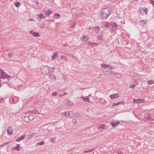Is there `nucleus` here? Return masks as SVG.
Returning a JSON list of instances; mask_svg holds the SVG:
<instances>
[{
	"label": "nucleus",
	"instance_id": "f257e3e1",
	"mask_svg": "<svg viewBox=\"0 0 154 154\" xmlns=\"http://www.w3.org/2000/svg\"><path fill=\"white\" fill-rule=\"evenodd\" d=\"M111 11L109 8L103 9L101 12L100 14L101 17L103 19L107 18L111 14Z\"/></svg>",
	"mask_w": 154,
	"mask_h": 154
},
{
	"label": "nucleus",
	"instance_id": "f03ea898",
	"mask_svg": "<svg viewBox=\"0 0 154 154\" xmlns=\"http://www.w3.org/2000/svg\"><path fill=\"white\" fill-rule=\"evenodd\" d=\"M9 78H11L10 76L8 75L7 73L1 69H0V81H2V79L4 80L5 79H8Z\"/></svg>",
	"mask_w": 154,
	"mask_h": 154
},
{
	"label": "nucleus",
	"instance_id": "7ed1b4c3",
	"mask_svg": "<svg viewBox=\"0 0 154 154\" xmlns=\"http://www.w3.org/2000/svg\"><path fill=\"white\" fill-rule=\"evenodd\" d=\"M42 72L44 74L46 75L48 74L50 72L49 68L47 66H45L42 67L41 69Z\"/></svg>",
	"mask_w": 154,
	"mask_h": 154
},
{
	"label": "nucleus",
	"instance_id": "20e7f679",
	"mask_svg": "<svg viewBox=\"0 0 154 154\" xmlns=\"http://www.w3.org/2000/svg\"><path fill=\"white\" fill-rule=\"evenodd\" d=\"M62 116H73V114L72 111H70L69 112H64L62 113Z\"/></svg>",
	"mask_w": 154,
	"mask_h": 154
},
{
	"label": "nucleus",
	"instance_id": "39448f33",
	"mask_svg": "<svg viewBox=\"0 0 154 154\" xmlns=\"http://www.w3.org/2000/svg\"><path fill=\"white\" fill-rule=\"evenodd\" d=\"M88 44L89 45L90 47H92L99 45L100 44V43L96 42H93L89 41L88 42Z\"/></svg>",
	"mask_w": 154,
	"mask_h": 154
},
{
	"label": "nucleus",
	"instance_id": "423d86ee",
	"mask_svg": "<svg viewBox=\"0 0 154 154\" xmlns=\"http://www.w3.org/2000/svg\"><path fill=\"white\" fill-rule=\"evenodd\" d=\"M29 34L33 35L34 36L38 37L40 36V34L37 32L34 31L33 30H31L29 32Z\"/></svg>",
	"mask_w": 154,
	"mask_h": 154
},
{
	"label": "nucleus",
	"instance_id": "0eeeda50",
	"mask_svg": "<svg viewBox=\"0 0 154 154\" xmlns=\"http://www.w3.org/2000/svg\"><path fill=\"white\" fill-rule=\"evenodd\" d=\"M144 100L142 99L139 98L137 99H134L133 100V102L134 103L138 104L143 103L144 102Z\"/></svg>",
	"mask_w": 154,
	"mask_h": 154
},
{
	"label": "nucleus",
	"instance_id": "6e6552de",
	"mask_svg": "<svg viewBox=\"0 0 154 154\" xmlns=\"http://www.w3.org/2000/svg\"><path fill=\"white\" fill-rule=\"evenodd\" d=\"M7 133L9 135H11L13 132V128L10 126L7 129Z\"/></svg>",
	"mask_w": 154,
	"mask_h": 154
},
{
	"label": "nucleus",
	"instance_id": "1a4fd4ad",
	"mask_svg": "<svg viewBox=\"0 0 154 154\" xmlns=\"http://www.w3.org/2000/svg\"><path fill=\"white\" fill-rule=\"evenodd\" d=\"M119 95L117 94L116 93L115 94H111L109 96V97L112 99H116L117 98H118L119 97Z\"/></svg>",
	"mask_w": 154,
	"mask_h": 154
},
{
	"label": "nucleus",
	"instance_id": "9d476101",
	"mask_svg": "<svg viewBox=\"0 0 154 154\" xmlns=\"http://www.w3.org/2000/svg\"><path fill=\"white\" fill-rule=\"evenodd\" d=\"M139 22L140 25L143 26L146 24L147 20H139Z\"/></svg>",
	"mask_w": 154,
	"mask_h": 154
},
{
	"label": "nucleus",
	"instance_id": "9b49d317",
	"mask_svg": "<svg viewBox=\"0 0 154 154\" xmlns=\"http://www.w3.org/2000/svg\"><path fill=\"white\" fill-rule=\"evenodd\" d=\"M20 145V144H17V146L12 148L11 149V150L12 151H14V150H16L18 151L20 150L21 148L19 146Z\"/></svg>",
	"mask_w": 154,
	"mask_h": 154
},
{
	"label": "nucleus",
	"instance_id": "f8f14e48",
	"mask_svg": "<svg viewBox=\"0 0 154 154\" xmlns=\"http://www.w3.org/2000/svg\"><path fill=\"white\" fill-rule=\"evenodd\" d=\"M147 119L150 122L154 120V117L152 115H149L147 116Z\"/></svg>",
	"mask_w": 154,
	"mask_h": 154
},
{
	"label": "nucleus",
	"instance_id": "ddd939ff",
	"mask_svg": "<svg viewBox=\"0 0 154 154\" xmlns=\"http://www.w3.org/2000/svg\"><path fill=\"white\" fill-rule=\"evenodd\" d=\"M116 26L112 25L111 26V28L110 29V30L111 32H112L114 31L117 28V26H116V24L115 23Z\"/></svg>",
	"mask_w": 154,
	"mask_h": 154
},
{
	"label": "nucleus",
	"instance_id": "4468645a",
	"mask_svg": "<svg viewBox=\"0 0 154 154\" xmlns=\"http://www.w3.org/2000/svg\"><path fill=\"white\" fill-rule=\"evenodd\" d=\"M26 137V136L24 135L21 137L19 138L16 140V142H20L22 140L24 139Z\"/></svg>",
	"mask_w": 154,
	"mask_h": 154
},
{
	"label": "nucleus",
	"instance_id": "2eb2a0df",
	"mask_svg": "<svg viewBox=\"0 0 154 154\" xmlns=\"http://www.w3.org/2000/svg\"><path fill=\"white\" fill-rule=\"evenodd\" d=\"M38 26L42 28H44L45 26V23L43 22L40 23L38 24Z\"/></svg>",
	"mask_w": 154,
	"mask_h": 154
},
{
	"label": "nucleus",
	"instance_id": "dca6fc26",
	"mask_svg": "<svg viewBox=\"0 0 154 154\" xmlns=\"http://www.w3.org/2000/svg\"><path fill=\"white\" fill-rule=\"evenodd\" d=\"M58 54L57 53H55L53 55L52 57V59H54L58 57Z\"/></svg>",
	"mask_w": 154,
	"mask_h": 154
},
{
	"label": "nucleus",
	"instance_id": "f3484780",
	"mask_svg": "<svg viewBox=\"0 0 154 154\" xmlns=\"http://www.w3.org/2000/svg\"><path fill=\"white\" fill-rule=\"evenodd\" d=\"M81 98H82V99H83V101L85 102H90L89 100V98L88 97L85 98L84 97H81Z\"/></svg>",
	"mask_w": 154,
	"mask_h": 154
},
{
	"label": "nucleus",
	"instance_id": "a211bd4d",
	"mask_svg": "<svg viewBox=\"0 0 154 154\" xmlns=\"http://www.w3.org/2000/svg\"><path fill=\"white\" fill-rule=\"evenodd\" d=\"M28 116L29 120H32L34 118V115L32 114L29 115Z\"/></svg>",
	"mask_w": 154,
	"mask_h": 154
},
{
	"label": "nucleus",
	"instance_id": "6ab92c4d",
	"mask_svg": "<svg viewBox=\"0 0 154 154\" xmlns=\"http://www.w3.org/2000/svg\"><path fill=\"white\" fill-rule=\"evenodd\" d=\"M110 124L112 126V127L114 128L116 127L117 126L116 124V123H115L112 121L110 122Z\"/></svg>",
	"mask_w": 154,
	"mask_h": 154
},
{
	"label": "nucleus",
	"instance_id": "aec40b11",
	"mask_svg": "<svg viewBox=\"0 0 154 154\" xmlns=\"http://www.w3.org/2000/svg\"><path fill=\"white\" fill-rule=\"evenodd\" d=\"M14 52H10L9 53L8 56L9 58H11L12 57V56L14 55Z\"/></svg>",
	"mask_w": 154,
	"mask_h": 154
},
{
	"label": "nucleus",
	"instance_id": "412c9836",
	"mask_svg": "<svg viewBox=\"0 0 154 154\" xmlns=\"http://www.w3.org/2000/svg\"><path fill=\"white\" fill-rule=\"evenodd\" d=\"M60 17V15L59 14H56L54 16V19H59Z\"/></svg>",
	"mask_w": 154,
	"mask_h": 154
},
{
	"label": "nucleus",
	"instance_id": "4be33fe9",
	"mask_svg": "<svg viewBox=\"0 0 154 154\" xmlns=\"http://www.w3.org/2000/svg\"><path fill=\"white\" fill-rule=\"evenodd\" d=\"M37 16L38 17L40 18H42V19L45 18V17L43 15L41 14H38Z\"/></svg>",
	"mask_w": 154,
	"mask_h": 154
},
{
	"label": "nucleus",
	"instance_id": "5701e85b",
	"mask_svg": "<svg viewBox=\"0 0 154 154\" xmlns=\"http://www.w3.org/2000/svg\"><path fill=\"white\" fill-rule=\"evenodd\" d=\"M88 38L86 37V36H83L81 40L83 42H85V41L88 40Z\"/></svg>",
	"mask_w": 154,
	"mask_h": 154
},
{
	"label": "nucleus",
	"instance_id": "b1692460",
	"mask_svg": "<svg viewBox=\"0 0 154 154\" xmlns=\"http://www.w3.org/2000/svg\"><path fill=\"white\" fill-rule=\"evenodd\" d=\"M67 105L68 106L72 105L73 104V102L71 100H69L67 102Z\"/></svg>",
	"mask_w": 154,
	"mask_h": 154
},
{
	"label": "nucleus",
	"instance_id": "393cba45",
	"mask_svg": "<svg viewBox=\"0 0 154 154\" xmlns=\"http://www.w3.org/2000/svg\"><path fill=\"white\" fill-rule=\"evenodd\" d=\"M121 74L119 73H116L115 74V76L116 77L118 78H120L121 77Z\"/></svg>",
	"mask_w": 154,
	"mask_h": 154
},
{
	"label": "nucleus",
	"instance_id": "a878e982",
	"mask_svg": "<svg viewBox=\"0 0 154 154\" xmlns=\"http://www.w3.org/2000/svg\"><path fill=\"white\" fill-rule=\"evenodd\" d=\"M52 13L49 10H47L45 12V14L48 16H49L50 15V14Z\"/></svg>",
	"mask_w": 154,
	"mask_h": 154
},
{
	"label": "nucleus",
	"instance_id": "bb28decb",
	"mask_svg": "<svg viewBox=\"0 0 154 154\" xmlns=\"http://www.w3.org/2000/svg\"><path fill=\"white\" fill-rule=\"evenodd\" d=\"M24 121L26 122H29V120L28 116H26L24 117Z\"/></svg>",
	"mask_w": 154,
	"mask_h": 154
},
{
	"label": "nucleus",
	"instance_id": "cd10ccee",
	"mask_svg": "<svg viewBox=\"0 0 154 154\" xmlns=\"http://www.w3.org/2000/svg\"><path fill=\"white\" fill-rule=\"evenodd\" d=\"M147 84L148 85H152L153 84H154V81H152V80H149L147 82Z\"/></svg>",
	"mask_w": 154,
	"mask_h": 154
},
{
	"label": "nucleus",
	"instance_id": "c85d7f7f",
	"mask_svg": "<svg viewBox=\"0 0 154 154\" xmlns=\"http://www.w3.org/2000/svg\"><path fill=\"white\" fill-rule=\"evenodd\" d=\"M102 67H104L105 68H109V66L107 65H106L105 64L103 63L102 65Z\"/></svg>",
	"mask_w": 154,
	"mask_h": 154
},
{
	"label": "nucleus",
	"instance_id": "c756f323",
	"mask_svg": "<svg viewBox=\"0 0 154 154\" xmlns=\"http://www.w3.org/2000/svg\"><path fill=\"white\" fill-rule=\"evenodd\" d=\"M106 127V125L104 124L99 125V128L103 129H104Z\"/></svg>",
	"mask_w": 154,
	"mask_h": 154
},
{
	"label": "nucleus",
	"instance_id": "7c9ffc66",
	"mask_svg": "<svg viewBox=\"0 0 154 154\" xmlns=\"http://www.w3.org/2000/svg\"><path fill=\"white\" fill-rule=\"evenodd\" d=\"M15 5L16 7H18L20 5V3L19 2H17L15 3Z\"/></svg>",
	"mask_w": 154,
	"mask_h": 154
},
{
	"label": "nucleus",
	"instance_id": "2f4dec72",
	"mask_svg": "<svg viewBox=\"0 0 154 154\" xmlns=\"http://www.w3.org/2000/svg\"><path fill=\"white\" fill-rule=\"evenodd\" d=\"M45 144V143L44 141H42L41 142L37 143L36 145H43Z\"/></svg>",
	"mask_w": 154,
	"mask_h": 154
},
{
	"label": "nucleus",
	"instance_id": "473e14b6",
	"mask_svg": "<svg viewBox=\"0 0 154 154\" xmlns=\"http://www.w3.org/2000/svg\"><path fill=\"white\" fill-rule=\"evenodd\" d=\"M97 38L100 40H101L102 39V36L100 35H98Z\"/></svg>",
	"mask_w": 154,
	"mask_h": 154
},
{
	"label": "nucleus",
	"instance_id": "72a5a7b5",
	"mask_svg": "<svg viewBox=\"0 0 154 154\" xmlns=\"http://www.w3.org/2000/svg\"><path fill=\"white\" fill-rule=\"evenodd\" d=\"M135 86V85L130 84L129 85V87L130 88L133 89L134 88V87Z\"/></svg>",
	"mask_w": 154,
	"mask_h": 154
},
{
	"label": "nucleus",
	"instance_id": "f704fd0d",
	"mask_svg": "<svg viewBox=\"0 0 154 154\" xmlns=\"http://www.w3.org/2000/svg\"><path fill=\"white\" fill-rule=\"evenodd\" d=\"M140 13L142 15L144 14V10L143 8H142L140 10Z\"/></svg>",
	"mask_w": 154,
	"mask_h": 154
},
{
	"label": "nucleus",
	"instance_id": "c9c22d12",
	"mask_svg": "<svg viewBox=\"0 0 154 154\" xmlns=\"http://www.w3.org/2000/svg\"><path fill=\"white\" fill-rule=\"evenodd\" d=\"M94 150V149H92L88 151H84V152L85 153L91 152Z\"/></svg>",
	"mask_w": 154,
	"mask_h": 154
},
{
	"label": "nucleus",
	"instance_id": "e433bc0d",
	"mask_svg": "<svg viewBox=\"0 0 154 154\" xmlns=\"http://www.w3.org/2000/svg\"><path fill=\"white\" fill-rule=\"evenodd\" d=\"M61 58L62 59H64L65 61H66L67 60V58L65 56H61Z\"/></svg>",
	"mask_w": 154,
	"mask_h": 154
},
{
	"label": "nucleus",
	"instance_id": "4c0bfd02",
	"mask_svg": "<svg viewBox=\"0 0 154 154\" xmlns=\"http://www.w3.org/2000/svg\"><path fill=\"white\" fill-rule=\"evenodd\" d=\"M5 99L4 98H2L0 99V102L1 103H3L5 101Z\"/></svg>",
	"mask_w": 154,
	"mask_h": 154
},
{
	"label": "nucleus",
	"instance_id": "58836bf2",
	"mask_svg": "<svg viewBox=\"0 0 154 154\" xmlns=\"http://www.w3.org/2000/svg\"><path fill=\"white\" fill-rule=\"evenodd\" d=\"M50 76L52 79H54V80H56V77L55 75H50Z\"/></svg>",
	"mask_w": 154,
	"mask_h": 154
},
{
	"label": "nucleus",
	"instance_id": "ea45409f",
	"mask_svg": "<svg viewBox=\"0 0 154 154\" xmlns=\"http://www.w3.org/2000/svg\"><path fill=\"white\" fill-rule=\"evenodd\" d=\"M143 10H144V12H145V14H146L148 11V9L147 8H145L144 9L143 8Z\"/></svg>",
	"mask_w": 154,
	"mask_h": 154
},
{
	"label": "nucleus",
	"instance_id": "a19ab883",
	"mask_svg": "<svg viewBox=\"0 0 154 154\" xmlns=\"http://www.w3.org/2000/svg\"><path fill=\"white\" fill-rule=\"evenodd\" d=\"M149 2L153 5V7L154 8V1L153 0H151L149 1Z\"/></svg>",
	"mask_w": 154,
	"mask_h": 154
},
{
	"label": "nucleus",
	"instance_id": "79ce46f5",
	"mask_svg": "<svg viewBox=\"0 0 154 154\" xmlns=\"http://www.w3.org/2000/svg\"><path fill=\"white\" fill-rule=\"evenodd\" d=\"M110 25V23L109 22H106L105 23V26H109Z\"/></svg>",
	"mask_w": 154,
	"mask_h": 154
},
{
	"label": "nucleus",
	"instance_id": "37998d69",
	"mask_svg": "<svg viewBox=\"0 0 154 154\" xmlns=\"http://www.w3.org/2000/svg\"><path fill=\"white\" fill-rule=\"evenodd\" d=\"M76 26V22H75L72 26H71V27H73V28H74V27H75V26Z\"/></svg>",
	"mask_w": 154,
	"mask_h": 154
},
{
	"label": "nucleus",
	"instance_id": "c03bdc74",
	"mask_svg": "<svg viewBox=\"0 0 154 154\" xmlns=\"http://www.w3.org/2000/svg\"><path fill=\"white\" fill-rule=\"evenodd\" d=\"M52 95L54 96H55L57 95V93L56 92H54L52 93Z\"/></svg>",
	"mask_w": 154,
	"mask_h": 154
},
{
	"label": "nucleus",
	"instance_id": "a18cd8bd",
	"mask_svg": "<svg viewBox=\"0 0 154 154\" xmlns=\"http://www.w3.org/2000/svg\"><path fill=\"white\" fill-rule=\"evenodd\" d=\"M120 102H118L116 103H115L114 104H113L114 106H117L118 105H119L120 104Z\"/></svg>",
	"mask_w": 154,
	"mask_h": 154
},
{
	"label": "nucleus",
	"instance_id": "49530a36",
	"mask_svg": "<svg viewBox=\"0 0 154 154\" xmlns=\"http://www.w3.org/2000/svg\"><path fill=\"white\" fill-rule=\"evenodd\" d=\"M8 143V142H7L6 143H3L2 145H0V147L1 146H5Z\"/></svg>",
	"mask_w": 154,
	"mask_h": 154
},
{
	"label": "nucleus",
	"instance_id": "de8ad7c7",
	"mask_svg": "<svg viewBox=\"0 0 154 154\" xmlns=\"http://www.w3.org/2000/svg\"><path fill=\"white\" fill-rule=\"evenodd\" d=\"M117 154H123L122 152L121 151H118L117 152Z\"/></svg>",
	"mask_w": 154,
	"mask_h": 154
},
{
	"label": "nucleus",
	"instance_id": "09e8293b",
	"mask_svg": "<svg viewBox=\"0 0 154 154\" xmlns=\"http://www.w3.org/2000/svg\"><path fill=\"white\" fill-rule=\"evenodd\" d=\"M68 46V45L66 43L63 45V46L64 47H67Z\"/></svg>",
	"mask_w": 154,
	"mask_h": 154
},
{
	"label": "nucleus",
	"instance_id": "8fccbe9b",
	"mask_svg": "<svg viewBox=\"0 0 154 154\" xmlns=\"http://www.w3.org/2000/svg\"><path fill=\"white\" fill-rule=\"evenodd\" d=\"M51 142H54V138H52L51 139Z\"/></svg>",
	"mask_w": 154,
	"mask_h": 154
},
{
	"label": "nucleus",
	"instance_id": "3c124183",
	"mask_svg": "<svg viewBox=\"0 0 154 154\" xmlns=\"http://www.w3.org/2000/svg\"><path fill=\"white\" fill-rule=\"evenodd\" d=\"M96 28L97 29V32H98L99 31V29H100L99 28V26H97V27Z\"/></svg>",
	"mask_w": 154,
	"mask_h": 154
},
{
	"label": "nucleus",
	"instance_id": "603ef678",
	"mask_svg": "<svg viewBox=\"0 0 154 154\" xmlns=\"http://www.w3.org/2000/svg\"><path fill=\"white\" fill-rule=\"evenodd\" d=\"M29 20L33 21L34 20L32 19H29Z\"/></svg>",
	"mask_w": 154,
	"mask_h": 154
},
{
	"label": "nucleus",
	"instance_id": "864d4df0",
	"mask_svg": "<svg viewBox=\"0 0 154 154\" xmlns=\"http://www.w3.org/2000/svg\"><path fill=\"white\" fill-rule=\"evenodd\" d=\"M109 68L111 69H113V68L111 66H109Z\"/></svg>",
	"mask_w": 154,
	"mask_h": 154
},
{
	"label": "nucleus",
	"instance_id": "5fc2aeb1",
	"mask_svg": "<svg viewBox=\"0 0 154 154\" xmlns=\"http://www.w3.org/2000/svg\"><path fill=\"white\" fill-rule=\"evenodd\" d=\"M41 18H37V20L38 21H40L41 20Z\"/></svg>",
	"mask_w": 154,
	"mask_h": 154
},
{
	"label": "nucleus",
	"instance_id": "6e6d98bb",
	"mask_svg": "<svg viewBox=\"0 0 154 154\" xmlns=\"http://www.w3.org/2000/svg\"><path fill=\"white\" fill-rule=\"evenodd\" d=\"M64 95V94H60V95H59V97H62L63 96V95Z\"/></svg>",
	"mask_w": 154,
	"mask_h": 154
},
{
	"label": "nucleus",
	"instance_id": "4d7b16f0",
	"mask_svg": "<svg viewBox=\"0 0 154 154\" xmlns=\"http://www.w3.org/2000/svg\"><path fill=\"white\" fill-rule=\"evenodd\" d=\"M55 69V68L54 67H53L52 68V71H54V69Z\"/></svg>",
	"mask_w": 154,
	"mask_h": 154
},
{
	"label": "nucleus",
	"instance_id": "13d9d810",
	"mask_svg": "<svg viewBox=\"0 0 154 154\" xmlns=\"http://www.w3.org/2000/svg\"><path fill=\"white\" fill-rule=\"evenodd\" d=\"M108 71H105V74H108Z\"/></svg>",
	"mask_w": 154,
	"mask_h": 154
},
{
	"label": "nucleus",
	"instance_id": "bf43d9fd",
	"mask_svg": "<svg viewBox=\"0 0 154 154\" xmlns=\"http://www.w3.org/2000/svg\"><path fill=\"white\" fill-rule=\"evenodd\" d=\"M116 125H117V124H119V122H116Z\"/></svg>",
	"mask_w": 154,
	"mask_h": 154
},
{
	"label": "nucleus",
	"instance_id": "052dcab7",
	"mask_svg": "<svg viewBox=\"0 0 154 154\" xmlns=\"http://www.w3.org/2000/svg\"><path fill=\"white\" fill-rule=\"evenodd\" d=\"M57 111H60V108H57Z\"/></svg>",
	"mask_w": 154,
	"mask_h": 154
},
{
	"label": "nucleus",
	"instance_id": "680f3d73",
	"mask_svg": "<svg viewBox=\"0 0 154 154\" xmlns=\"http://www.w3.org/2000/svg\"><path fill=\"white\" fill-rule=\"evenodd\" d=\"M79 12H81V14L82 13L81 11H82V10H81L80 11L79 10Z\"/></svg>",
	"mask_w": 154,
	"mask_h": 154
},
{
	"label": "nucleus",
	"instance_id": "e2e57ef3",
	"mask_svg": "<svg viewBox=\"0 0 154 154\" xmlns=\"http://www.w3.org/2000/svg\"><path fill=\"white\" fill-rule=\"evenodd\" d=\"M67 94V93H65V94H64V95H66V94Z\"/></svg>",
	"mask_w": 154,
	"mask_h": 154
}]
</instances>
